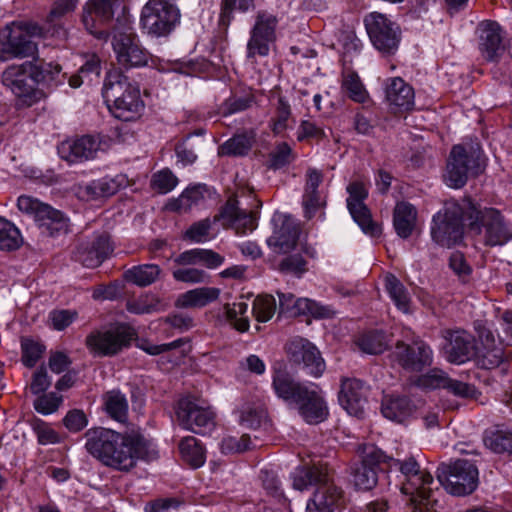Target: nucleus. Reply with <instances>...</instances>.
Segmentation results:
<instances>
[{
  "instance_id": "obj_12",
  "label": "nucleus",
  "mask_w": 512,
  "mask_h": 512,
  "mask_svg": "<svg viewBox=\"0 0 512 512\" xmlns=\"http://www.w3.org/2000/svg\"><path fill=\"white\" fill-rule=\"evenodd\" d=\"M17 207L20 211L34 217L43 234L55 236L68 231V222L60 211L33 197L20 196L17 200Z\"/></svg>"
},
{
  "instance_id": "obj_59",
  "label": "nucleus",
  "mask_w": 512,
  "mask_h": 512,
  "mask_svg": "<svg viewBox=\"0 0 512 512\" xmlns=\"http://www.w3.org/2000/svg\"><path fill=\"white\" fill-rule=\"evenodd\" d=\"M22 362L26 367L32 368L41 358L44 347L33 341L32 339L24 338L21 341Z\"/></svg>"
},
{
  "instance_id": "obj_33",
  "label": "nucleus",
  "mask_w": 512,
  "mask_h": 512,
  "mask_svg": "<svg viewBox=\"0 0 512 512\" xmlns=\"http://www.w3.org/2000/svg\"><path fill=\"white\" fill-rule=\"evenodd\" d=\"M385 95L389 106L395 111H408L414 106V89L400 77L389 79Z\"/></svg>"
},
{
  "instance_id": "obj_20",
  "label": "nucleus",
  "mask_w": 512,
  "mask_h": 512,
  "mask_svg": "<svg viewBox=\"0 0 512 512\" xmlns=\"http://www.w3.org/2000/svg\"><path fill=\"white\" fill-rule=\"evenodd\" d=\"M61 159L70 163H82L93 160L101 150V139L98 136L83 135L62 141L58 145Z\"/></svg>"
},
{
  "instance_id": "obj_6",
  "label": "nucleus",
  "mask_w": 512,
  "mask_h": 512,
  "mask_svg": "<svg viewBox=\"0 0 512 512\" xmlns=\"http://www.w3.org/2000/svg\"><path fill=\"white\" fill-rule=\"evenodd\" d=\"M479 147L458 144L452 147L443 176L447 186L462 188L470 177L482 172Z\"/></svg>"
},
{
  "instance_id": "obj_39",
  "label": "nucleus",
  "mask_w": 512,
  "mask_h": 512,
  "mask_svg": "<svg viewBox=\"0 0 512 512\" xmlns=\"http://www.w3.org/2000/svg\"><path fill=\"white\" fill-rule=\"evenodd\" d=\"M417 212L414 206L406 202L397 203L394 209V227L402 238L411 235L416 222Z\"/></svg>"
},
{
  "instance_id": "obj_24",
  "label": "nucleus",
  "mask_w": 512,
  "mask_h": 512,
  "mask_svg": "<svg viewBox=\"0 0 512 512\" xmlns=\"http://www.w3.org/2000/svg\"><path fill=\"white\" fill-rule=\"evenodd\" d=\"M395 356L404 369L415 372L422 371L424 368L431 366L433 362V351L422 340L415 341L412 346L398 342Z\"/></svg>"
},
{
  "instance_id": "obj_27",
  "label": "nucleus",
  "mask_w": 512,
  "mask_h": 512,
  "mask_svg": "<svg viewBox=\"0 0 512 512\" xmlns=\"http://www.w3.org/2000/svg\"><path fill=\"white\" fill-rule=\"evenodd\" d=\"M443 337L447 342L444 353L449 362L462 364L475 354L474 338L465 330H445Z\"/></svg>"
},
{
  "instance_id": "obj_45",
  "label": "nucleus",
  "mask_w": 512,
  "mask_h": 512,
  "mask_svg": "<svg viewBox=\"0 0 512 512\" xmlns=\"http://www.w3.org/2000/svg\"><path fill=\"white\" fill-rule=\"evenodd\" d=\"M388 339L383 332L368 331L355 341L357 347L366 354H380L388 348Z\"/></svg>"
},
{
  "instance_id": "obj_44",
  "label": "nucleus",
  "mask_w": 512,
  "mask_h": 512,
  "mask_svg": "<svg viewBox=\"0 0 512 512\" xmlns=\"http://www.w3.org/2000/svg\"><path fill=\"white\" fill-rule=\"evenodd\" d=\"M227 322L238 332L244 333L249 330L250 322L247 316L248 304L244 301L225 304L223 306Z\"/></svg>"
},
{
  "instance_id": "obj_22",
  "label": "nucleus",
  "mask_w": 512,
  "mask_h": 512,
  "mask_svg": "<svg viewBox=\"0 0 512 512\" xmlns=\"http://www.w3.org/2000/svg\"><path fill=\"white\" fill-rule=\"evenodd\" d=\"M481 56L490 62L498 61L506 52L504 32L495 21H482L477 27Z\"/></svg>"
},
{
  "instance_id": "obj_28",
  "label": "nucleus",
  "mask_w": 512,
  "mask_h": 512,
  "mask_svg": "<svg viewBox=\"0 0 512 512\" xmlns=\"http://www.w3.org/2000/svg\"><path fill=\"white\" fill-rule=\"evenodd\" d=\"M343 491L334 484L328 472L326 479L320 481L313 497L306 506L307 512H333L341 503Z\"/></svg>"
},
{
  "instance_id": "obj_21",
  "label": "nucleus",
  "mask_w": 512,
  "mask_h": 512,
  "mask_svg": "<svg viewBox=\"0 0 512 512\" xmlns=\"http://www.w3.org/2000/svg\"><path fill=\"white\" fill-rule=\"evenodd\" d=\"M289 359L296 364H303L307 373L319 377L325 370V363L318 349L307 339L296 337L286 344Z\"/></svg>"
},
{
  "instance_id": "obj_47",
  "label": "nucleus",
  "mask_w": 512,
  "mask_h": 512,
  "mask_svg": "<svg viewBox=\"0 0 512 512\" xmlns=\"http://www.w3.org/2000/svg\"><path fill=\"white\" fill-rule=\"evenodd\" d=\"M104 408L107 414L118 422H124L128 414V402L119 391H110L104 395Z\"/></svg>"
},
{
  "instance_id": "obj_16",
  "label": "nucleus",
  "mask_w": 512,
  "mask_h": 512,
  "mask_svg": "<svg viewBox=\"0 0 512 512\" xmlns=\"http://www.w3.org/2000/svg\"><path fill=\"white\" fill-rule=\"evenodd\" d=\"M346 190L349 194L347 207L355 222L366 234L372 237L379 236L382 231L381 226L372 220L371 213L364 203L368 196L366 186L362 182L354 181L347 186Z\"/></svg>"
},
{
  "instance_id": "obj_41",
  "label": "nucleus",
  "mask_w": 512,
  "mask_h": 512,
  "mask_svg": "<svg viewBox=\"0 0 512 512\" xmlns=\"http://www.w3.org/2000/svg\"><path fill=\"white\" fill-rule=\"evenodd\" d=\"M327 468L323 466L302 467L293 474V488L299 491L311 485H319L326 479Z\"/></svg>"
},
{
  "instance_id": "obj_62",
  "label": "nucleus",
  "mask_w": 512,
  "mask_h": 512,
  "mask_svg": "<svg viewBox=\"0 0 512 512\" xmlns=\"http://www.w3.org/2000/svg\"><path fill=\"white\" fill-rule=\"evenodd\" d=\"M177 183V177L168 169L155 173L151 180L152 188L161 194H166L173 190Z\"/></svg>"
},
{
  "instance_id": "obj_32",
  "label": "nucleus",
  "mask_w": 512,
  "mask_h": 512,
  "mask_svg": "<svg viewBox=\"0 0 512 512\" xmlns=\"http://www.w3.org/2000/svg\"><path fill=\"white\" fill-rule=\"evenodd\" d=\"M127 178L123 174L114 177H103L79 188L78 194L87 201L109 197L127 186Z\"/></svg>"
},
{
  "instance_id": "obj_11",
  "label": "nucleus",
  "mask_w": 512,
  "mask_h": 512,
  "mask_svg": "<svg viewBox=\"0 0 512 512\" xmlns=\"http://www.w3.org/2000/svg\"><path fill=\"white\" fill-rule=\"evenodd\" d=\"M33 61L12 64L2 73V83L11 92L28 105L38 101L42 92L38 90L33 79Z\"/></svg>"
},
{
  "instance_id": "obj_2",
  "label": "nucleus",
  "mask_w": 512,
  "mask_h": 512,
  "mask_svg": "<svg viewBox=\"0 0 512 512\" xmlns=\"http://www.w3.org/2000/svg\"><path fill=\"white\" fill-rule=\"evenodd\" d=\"M389 467H399L404 476L401 492L410 496L412 512H439L440 504L430 488L433 483L432 475L421 469L415 458L406 460L387 458Z\"/></svg>"
},
{
  "instance_id": "obj_46",
  "label": "nucleus",
  "mask_w": 512,
  "mask_h": 512,
  "mask_svg": "<svg viewBox=\"0 0 512 512\" xmlns=\"http://www.w3.org/2000/svg\"><path fill=\"white\" fill-rule=\"evenodd\" d=\"M254 142L252 132L235 135L223 143L218 150L221 156H243L249 152Z\"/></svg>"
},
{
  "instance_id": "obj_52",
  "label": "nucleus",
  "mask_w": 512,
  "mask_h": 512,
  "mask_svg": "<svg viewBox=\"0 0 512 512\" xmlns=\"http://www.w3.org/2000/svg\"><path fill=\"white\" fill-rule=\"evenodd\" d=\"M292 120L291 106L286 99L279 97L275 107L274 116L271 118L270 127L274 134H283Z\"/></svg>"
},
{
  "instance_id": "obj_37",
  "label": "nucleus",
  "mask_w": 512,
  "mask_h": 512,
  "mask_svg": "<svg viewBox=\"0 0 512 512\" xmlns=\"http://www.w3.org/2000/svg\"><path fill=\"white\" fill-rule=\"evenodd\" d=\"M216 287H200L189 290L178 296L175 304L179 308H200L216 301L220 296Z\"/></svg>"
},
{
  "instance_id": "obj_8",
  "label": "nucleus",
  "mask_w": 512,
  "mask_h": 512,
  "mask_svg": "<svg viewBox=\"0 0 512 512\" xmlns=\"http://www.w3.org/2000/svg\"><path fill=\"white\" fill-rule=\"evenodd\" d=\"M437 478L444 489L455 496L472 493L478 486V469L474 463L459 459L450 465L442 464Z\"/></svg>"
},
{
  "instance_id": "obj_40",
  "label": "nucleus",
  "mask_w": 512,
  "mask_h": 512,
  "mask_svg": "<svg viewBox=\"0 0 512 512\" xmlns=\"http://www.w3.org/2000/svg\"><path fill=\"white\" fill-rule=\"evenodd\" d=\"M161 272V268L156 264H142L125 271L124 278L139 287H146L156 282Z\"/></svg>"
},
{
  "instance_id": "obj_55",
  "label": "nucleus",
  "mask_w": 512,
  "mask_h": 512,
  "mask_svg": "<svg viewBox=\"0 0 512 512\" xmlns=\"http://www.w3.org/2000/svg\"><path fill=\"white\" fill-rule=\"evenodd\" d=\"M266 419V410L261 404L246 403L240 410L239 422L248 429H257Z\"/></svg>"
},
{
  "instance_id": "obj_36",
  "label": "nucleus",
  "mask_w": 512,
  "mask_h": 512,
  "mask_svg": "<svg viewBox=\"0 0 512 512\" xmlns=\"http://www.w3.org/2000/svg\"><path fill=\"white\" fill-rule=\"evenodd\" d=\"M381 413L393 422L404 423L414 415L415 406L406 397L386 396L382 400Z\"/></svg>"
},
{
  "instance_id": "obj_17",
  "label": "nucleus",
  "mask_w": 512,
  "mask_h": 512,
  "mask_svg": "<svg viewBox=\"0 0 512 512\" xmlns=\"http://www.w3.org/2000/svg\"><path fill=\"white\" fill-rule=\"evenodd\" d=\"M112 45L117 61L123 67H140L148 63L149 53L142 48L138 36L130 28L116 32Z\"/></svg>"
},
{
  "instance_id": "obj_3",
  "label": "nucleus",
  "mask_w": 512,
  "mask_h": 512,
  "mask_svg": "<svg viewBox=\"0 0 512 512\" xmlns=\"http://www.w3.org/2000/svg\"><path fill=\"white\" fill-rule=\"evenodd\" d=\"M102 93L109 110L118 119L134 120L144 109L139 87L120 70L114 69L107 73Z\"/></svg>"
},
{
  "instance_id": "obj_30",
  "label": "nucleus",
  "mask_w": 512,
  "mask_h": 512,
  "mask_svg": "<svg viewBox=\"0 0 512 512\" xmlns=\"http://www.w3.org/2000/svg\"><path fill=\"white\" fill-rule=\"evenodd\" d=\"M323 178L322 171L317 168L309 167L306 171L302 205L307 219L313 218L326 205L325 197L318 190Z\"/></svg>"
},
{
  "instance_id": "obj_61",
  "label": "nucleus",
  "mask_w": 512,
  "mask_h": 512,
  "mask_svg": "<svg viewBox=\"0 0 512 512\" xmlns=\"http://www.w3.org/2000/svg\"><path fill=\"white\" fill-rule=\"evenodd\" d=\"M327 138V135L320 125L310 120L301 121L297 130L298 141L314 140L320 142Z\"/></svg>"
},
{
  "instance_id": "obj_25",
  "label": "nucleus",
  "mask_w": 512,
  "mask_h": 512,
  "mask_svg": "<svg viewBox=\"0 0 512 512\" xmlns=\"http://www.w3.org/2000/svg\"><path fill=\"white\" fill-rule=\"evenodd\" d=\"M221 220L224 227H230L238 235L253 231L257 226L256 213L239 207L236 197H230L214 221Z\"/></svg>"
},
{
  "instance_id": "obj_56",
  "label": "nucleus",
  "mask_w": 512,
  "mask_h": 512,
  "mask_svg": "<svg viewBox=\"0 0 512 512\" xmlns=\"http://www.w3.org/2000/svg\"><path fill=\"white\" fill-rule=\"evenodd\" d=\"M213 222L209 218L193 223L183 234V239L194 243H204L214 238Z\"/></svg>"
},
{
  "instance_id": "obj_38",
  "label": "nucleus",
  "mask_w": 512,
  "mask_h": 512,
  "mask_svg": "<svg viewBox=\"0 0 512 512\" xmlns=\"http://www.w3.org/2000/svg\"><path fill=\"white\" fill-rule=\"evenodd\" d=\"M481 340L483 347L477 353L478 364L485 369L498 367L504 360L502 345L495 342L490 332L482 335Z\"/></svg>"
},
{
  "instance_id": "obj_54",
  "label": "nucleus",
  "mask_w": 512,
  "mask_h": 512,
  "mask_svg": "<svg viewBox=\"0 0 512 512\" xmlns=\"http://www.w3.org/2000/svg\"><path fill=\"white\" fill-rule=\"evenodd\" d=\"M204 199V189L201 186L187 188L177 199L169 204V209L179 212H187L194 205L199 204Z\"/></svg>"
},
{
  "instance_id": "obj_35",
  "label": "nucleus",
  "mask_w": 512,
  "mask_h": 512,
  "mask_svg": "<svg viewBox=\"0 0 512 512\" xmlns=\"http://www.w3.org/2000/svg\"><path fill=\"white\" fill-rule=\"evenodd\" d=\"M225 258L211 249L194 248L180 253L174 262L180 266L202 264L208 269H216L224 263Z\"/></svg>"
},
{
  "instance_id": "obj_10",
  "label": "nucleus",
  "mask_w": 512,
  "mask_h": 512,
  "mask_svg": "<svg viewBox=\"0 0 512 512\" xmlns=\"http://www.w3.org/2000/svg\"><path fill=\"white\" fill-rule=\"evenodd\" d=\"M278 22L277 16L267 10H259L255 14L246 46V56L249 60L254 62L257 56L269 55L270 48L277 39Z\"/></svg>"
},
{
  "instance_id": "obj_9",
  "label": "nucleus",
  "mask_w": 512,
  "mask_h": 512,
  "mask_svg": "<svg viewBox=\"0 0 512 512\" xmlns=\"http://www.w3.org/2000/svg\"><path fill=\"white\" fill-rule=\"evenodd\" d=\"M135 330L126 324H116L91 332L85 340L89 351L96 356H113L130 346Z\"/></svg>"
},
{
  "instance_id": "obj_34",
  "label": "nucleus",
  "mask_w": 512,
  "mask_h": 512,
  "mask_svg": "<svg viewBox=\"0 0 512 512\" xmlns=\"http://www.w3.org/2000/svg\"><path fill=\"white\" fill-rule=\"evenodd\" d=\"M272 387L279 398L295 404L310 386L295 381L286 371L275 370Z\"/></svg>"
},
{
  "instance_id": "obj_31",
  "label": "nucleus",
  "mask_w": 512,
  "mask_h": 512,
  "mask_svg": "<svg viewBox=\"0 0 512 512\" xmlns=\"http://www.w3.org/2000/svg\"><path fill=\"white\" fill-rule=\"evenodd\" d=\"M299 414L309 424L323 422L328 416V407L324 401L318 386L312 384L296 401Z\"/></svg>"
},
{
  "instance_id": "obj_29",
  "label": "nucleus",
  "mask_w": 512,
  "mask_h": 512,
  "mask_svg": "<svg viewBox=\"0 0 512 512\" xmlns=\"http://www.w3.org/2000/svg\"><path fill=\"white\" fill-rule=\"evenodd\" d=\"M112 251L109 237L102 234L92 241L80 244L74 253V258L87 268H96L111 255Z\"/></svg>"
},
{
  "instance_id": "obj_49",
  "label": "nucleus",
  "mask_w": 512,
  "mask_h": 512,
  "mask_svg": "<svg viewBox=\"0 0 512 512\" xmlns=\"http://www.w3.org/2000/svg\"><path fill=\"white\" fill-rule=\"evenodd\" d=\"M23 243L19 229L14 223L0 216V250L13 251Z\"/></svg>"
},
{
  "instance_id": "obj_5",
  "label": "nucleus",
  "mask_w": 512,
  "mask_h": 512,
  "mask_svg": "<svg viewBox=\"0 0 512 512\" xmlns=\"http://www.w3.org/2000/svg\"><path fill=\"white\" fill-rule=\"evenodd\" d=\"M43 35V28L34 22L15 21L6 25L1 32L3 48L0 49V61L34 57L38 53V45L32 39Z\"/></svg>"
},
{
  "instance_id": "obj_23",
  "label": "nucleus",
  "mask_w": 512,
  "mask_h": 512,
  "mask_svg": "<svg viewBox=\"0 0 512 512\" xmlns=\"http://www.w3.org/2000/svg\"><path fill=\"white\" fill-rule=\"evenodd\" d=\"M117 0H89L84 6L82 22L86 30L98 39L106 40L105 25L113 18V5Z\"/></svg>"
},
{
  "instance_id": "obj_43",
  "label": "nucleus",
  "mask_w": 512,
  "mask_h": 512,
  "mask_svg": "<svg viewBox=\"0 0 512 512\" xmlns=\"http://www.w3.org/2000/svg\"><path fill=\"white\" fill-rule=\"evenodd\" d=\"M182 459L192 468H199L205 463V450L193 436L184 437L179 443Z\"/></svg>"
},
{
  "instance_id": "obj_57",
  "label": "nucleus",
  "mask_w": 512,
  "mask_h": 512,
  "mask_svg": "<svg viewBox=\"0 0 512 512\" xmlns=\"http://www.w3.org/2000/svg\"><path fill=\"white\" fill-rule=\"evenodd\" d=\"M276 311V301L271 295L257 296L253 301V315L258 322L269 321Z\"/></svg>"
},
{
  "instance_id": "obj_51",
  "label": "nucleus",
  "mask_w": 512,
  "mask_h": 512,
  "mask_svg": "<svg viewBox=\"0 0 512 512\" xmlns=\"http://www.w3.org/2000/svg\"><path fill=\"white\" fill-rule=\"evenodd\" d=\"M342 88L354 102L365 103L369 99V94L360 77L353 71H347L343 74Z\"/></svg>"
},
{
  "instance_id": "obj_50",
  "label": "nucleus",
  "mask_w": 512,
  "mask_h": 512,
  "mask_svg": "<svg viewBox=\"0 0 512 512\" xmlns=\"http://www.w3.org/2000/svg\"><path fill=\"white\" fill-rule=\"evenodd\" d=\"M254 9L255 0H222L219 25L227 29L234 19V10L246 13Z\"/></svg>"
},
{
  "instance_id": "obj_64",
  "label": "nucleus",
  "mask_w": 512,
  "mask_h": 512,
  "mask_svg": "<svg viewBox=\"0 0 512 512\" xmlns=\"http://www.w3.org/2000/svg\"><path fill=\"white\" fill-rule=\"evenodd\" d=\"M62 402V396L54 392L43 394L34 401V408L37 412L48 415L58 410Z\"/></svg>"
},
{
  "instance_id": "obj_63",
  "label": "nucleus",
  "mask_w": 512,
  "mask_h": 512,
  "mask_svg": "<svg viewBox=\"0 0 512 512\" xmlns=\"http://www.w3.org/2000/svg\"><path fill=\"white\" fill-rule=\"evenodd\" d=\"M488 446L496 453L512 454V429L494 433L488 440Z\"/></svg>"
},
{
  "instance_id": "obj_15",
  "label": "nucleus",
  "mask_w": 512,
  "mask_h": 512,
  "mask_svg": "<svg viewBox=\"0 0 512 512\" xmlns=\"http://www.w3.org/2000/svg\"><path fill=\"white\" fill-rule=\"evenodd\" d=\"M478 218L470 220L469 232L473 235H482L483 242L488 246L503 245L510 238V231L502 215L495 209H477Z\"/></svg>"
},
{
  "instance_id": "obj_13",
  "label": "nucleus",
  "mask_w": 512,
  "mask_h": 512,
  "mask_svg": "<svg viewBox=\"0 0 512 512\" xmlns=\"http://www.w3.org/2000/svg\"><path fill=\"white\" fill-rule=\"evenodd\" d=\"M177 419L184 429L194 433L210 430L215 425V413L211 407L206 401L194 397L179 401Z\"/></svg>"
},
{
  "instance_id": "obj_26",
  "label": "nucleus",
  "mask_w": 512,
  "mask_h": 512,
  "mask_svg": "<svg viewBox=\"0 0 512 512\" xmlns=\"http://www.w3.org/2000/svg\"><path fill=\"white\" fill-rule=\"evenodd\" d=\"M368 387L356 378L342 380L339 392V403L348 414L361 418L367 405Z\"/></svg>"
},
{
  "instance_id": "obj_60",
  "label": "nucleus",
  "mask_w": 512,
  "mask_h": 512,
  "mask_svg": "<svg viewBox=\"0 0 512 512\" xmlns=\"http://www.w3.org/2000/svg\"><path fill=\"white\" fill-rule=\"evenodd\" d=\"M253 100L254 98L251 95L231 96L220 105L219 113L222 116H229L244 111L251 107Z\"/></svg>"
},
{
  "instance_id": "obj_14",
  "label": "nucleus",
  "mask_w": 512,
  "mask_h": 512,
  "mask_svg": "<svg viewBox=\"0 0 512 512\" xmlns=\"http://www.w3.org/2000/svg\"><path fill=\"white\" fill-rule=\"evenodd\" d=\"M364 24L374 47L384 54H393L400 42L399 27L386 15L372 12L364 18Z\"/></svg>"
},
{
  "instance_id": "obj_4",
  "label": "nucleus",
  "mask_w": 512,
  "mask_h": 512,
  "mask_svg": "<svg viewBox=\"0 0 512 512\" xmlns=\"http://www.w3.org/2000/svg\"><path fill=\"white\" fill-rule=\"evenodd\" d=\"M478 218L477 208L470 200L459 203L449 200L433 217L432 239L440 246L450 248L459 244L463 238V219Z\"/></svg>"
},
{
  "instance_id": "obj_1",
  "label": "nucleus",
  "mask_w": 512,
  "mask_h": 512,
  "mask_svg": "<svg viewBox=\"0 0 512 512\" xmlns=\"http://www.w3.org/2000/svg\"><path fill=\"white\" fill-rule=\"evenodd\" d=\"M85 449L104 466L129 472L138 460L151 461L156 451L142 437L121 434L105 428L89 429L85 433Z\"/></svg>"
},
{
  "instance_id": "obj_53",
  "label": "nucleus",
  "mask_w": 512,
  "mask_h": 512,
  "mask_svg": "<svg viewBox=\"0 0 512 512\" xmlns=\"http://www.w3.org/2000/svg\"><path fill=\"white\" fill-rule=\"evenodd\" d=\"M311 315L314 318H330L333 311L308 298L296 299L291 316Z\"/></svg>"
},
{
  "instance_id": "obj_18",
  "label": "nucleus",
  "mask_w": 512,
  "mask_h": 512,
  "mask_svg": "<svg viewBox=\"0 0 512 512\" xmlns=\"http://www.w3.org/2000/svg\"><path fill=\"white\" fill-rule=\"evenodd\" d=\"M387 462L386 455L375 446H367L362 461L353 469V483L357 489L370 490L376 486L378 471Z\"/></svg>"
},
{
  "instance_id": "obj_19",
  "label": "nucleus",
  "mask_w": 512,
  "mask_h": 512,
  "mask_svg": "<svg viewBox=\"0 0 512 512\" xmlns=\"http://www.w3.org/2000/svg\"><path fill=\"white\" fill-rule=\"evenodd\" d=\"M272 222L274 230L267 239L268 246L279 254H285L295 249L300 234L298 222L285 214H275Z\"/></svg>"
},
{
  "instance_id": "obj_48",
  "label": "nucleus",
  "mask_w": 512,
  "mask_h": 512,
  "mask_svg": "<svg viewBox=\"0 0 512 512\" xmlns=\"http://www.w3.org/2000/svg\"><path fill=\"white\" fill-rule=\"evenodd\" d=\"M385 287L397 308L408 313L411 299L404 285L394 275L389 274L385 277Z\"/></svg>"
},
{
  "instance_id": "obj_42",
  "label": "nucleus",
  "mask_w": 512,
  "mask_h": 512,
  "mask_svg": "<svg viewBox=\"0 0 512 512\" xmlns=\"http://www.w3.org/2000/svg\"><path fill=\"white\" fill-rule=\"evenodd\" d=\"M33 79L37 83H45L51 86L62 84L66 78V74L62 73V67L57 63H40L33 62Z\"/></svg>"
},
{
  "instance_id": "obj_58",
  "label": "nucleus",
  "mask_w": 512,
  "mask_h": 512,
  "mask_svg": "<svg viewBox=\"0 0 512 512\" xmlns=\"http://www.w3.org/2000/svg\"><path fill=\"white\" fill-rule=\"evenodd\" d=\"M172 275L176 281L189 284L208 283L210 281V276L206 271L194 267L175 269Z\"/></svg>"
},
{
  "instance_id": "obj_7",
  "label": "nucleus",
  "mask_w": 512,
  "mask_h": 512,
  "mask_svg": "<svg viewBox=\"0 0 512 512\" xmlns=\"http://www.w3.org/2000/svg\"><path fill=\"white\" fill-rule=\"evenodd\" d=\"M179 8L168 0H149L142 8L140 24L149 35L164 37L180 23Z\"/></svg>"
}]
</instances>
